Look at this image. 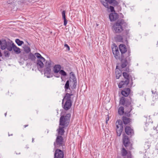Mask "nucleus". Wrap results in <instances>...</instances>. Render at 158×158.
<instances>
[{
    "mask_svg": "<svg viewBox=\"0 0 158 158\" xmlns=\"http://www.w3.org/2000/svg\"><path fill=\"white\" fill-rule=\"evenodd\" d=\"M71 117V114H68L65 116H61L60 119L59 126L57 130L59 135H62L64 134V128L67 127L69 123Z\"/></svg>",
    "mask_w": 158,
    "mask_h": 158,
    "instance_id": "nucleus-1",
    "label": "nucleus"
},
{
    "mask_svg": "<svg viewBox=\"0 0 158 158\" xmlns=\"http://www.w3.org/2000/svg\"><path fill=\"white\" fill-rule=\"evenodd\" d=\"M5 116H6V113L5 114Z\"/></svg>",
    "mask_w": 158,
    "mask_h": 158,
    "instance_id": "nucleus-48",
    "label": "nucleus"
},
{
    "mask_svg": "<svg viewBox=\"0 0 158 158\" xmlns=\"http://www.w3.org/2000/svg\"><path fill=\"white\" fill-rule=\"evenodd\" d=\"M118 17L117 14L114 13L110 14L109 15V18L111 21H114L116 20Z\"/></svg>",
    "mask_w": 158,
    "mask_h": 158,
    "instance_id": "nucleus-19",
    "label": "nucleus"
},
{
    "mask_svg": "<svg viewBox=\"0 0 158 158\" xmlns=\"http://www.w3.org/2000/svg\"><path fill=\"white\" fill-rule=\"evenodd\" d=\"M64 47L66 48L68 50H69L70 49L69 47L67 44H64Z\"/></svg>",
    "mask_w": 158,
    "mask_h": 158,
    "instance_id": "nucleus-42",
    "label": "nucleus"
},
{
    "mask_svg": "<svg viewBox=\"0 0 158 158\" xmlns=\"http://www.w3.org/2000/svg\"><path fill=\"white\" fill-rule=\"evenodd\" d=\"M59 73L61 75V76H65L67 75L66 73L63 70H60Z\"/></svg>",
    "mask_w": 158,
    "mask_h": 158,
    "instance_id": "nucleus-38",
    "label": "nucleus"
},
{
    "mask_svg": "<svg viewBox=\"0 0 158 158\" xmlns=\"http://www.w3.org/2000/svg\"><path fill=\"white\" fill-rule=\"evenodd\" d=\"M54 145L55 148H60L62 147L63 148V138L61 136H58L56 138V142L54 143Z\"/></svg>",
    "mask_w": 158,
    "mask_h": 158,
    "instance_id": "nucleus-8",
    "label": "nucleus"
},
{
    "mask_svg": "<svg viewBox=\"0 0 158 158\" xmlns=\"http://www.w3.org/2000/svg\"><path fill=\"white\" fill-rule=\"evenodd\" d=\"M65 13V12L64 10H63L62 12V18L64 20V25L65 26L67 23V20L66 19Z\"/></svg>",
    "mask_w": 158,
    "mask_h": 158,
    "instance_id": "nucleus-25",
    "label": "nucleus"
},
{
    "mask_svg": "<svg viewBox=\"0 0 158 158\" xmlns=\"http://www.w3.org/2000/svg\"><path fill=\"white\" fill-rule=\"evenodd\" d=\"M125 24L126 23L123 19H119L114 24L113 28L115 33H121L123 30Z\"/></svg>",
    "mask_w": 158,
    "mask_h": 158,
    "instance_id": "nucleus-2",
    "label": "nucleus"
},
{
    "mask_svg": "<svg viewBox=\"0 0 158 158\" xmlns=\"http://www.w3.org/2000/svg\"><path fill=\"white\" fill-rule=\"evenodd\" d=\"M8 42H7L6 40L4 39H2V40H0V45L2 49L4 50L6 49Z\"/></svg>",
    "mask_w": 158,
    "mask_h": 158,
    "instance_id": "nucleus-17",
    "label": "nucleus"
},
{
    "mask_svg": "<svg viewBox=\"0 0 158 158\" xmlns=\"http://www.w3.org/2000/svg\"><path fill=\"white\" fill-rule=\"evenodd\" d=\"M24 51L26 53H28L31 51V49L27 45H25L23 47Z\"/></svg>",
    "mask_w": 158,
    "mask_h": 158,
    "instance_id": "nucleus-27",
    "label": "nucleus"
},
{
    "mask_svg": "<svg viewBox=\"0 0 158 158\" xmlns=\"http://www.w3.org/2000/svg\"><path fill=\"white\" fill-rule=\"evenodd\" d=\"M122 155L123 156H126L127 154V150L124 148H123L121 151Z\"/></svg>",
    "mask_w": 158,
    "mask_h": 158,
    "instance_id": "nucleus-35",
    "label": "nucleus"
},
{
    "mask_svg": "<svg viewBox=\"0 0 158 158\" xmlns=\"http://www.w3.org/2000/svg\"><path fill=\"white\" fill-rule=\"evenodd\" d=\"M70 82L69 80H67L64 85V89L66 91H67V90L68 89H70V86H69Z\"/></svg>",
    "mask_w": 158,
    "mask_h": 158,
    "instance_id": "nucleus-29",
    "label": "nucleus"
},
{
    "mask_svg": "<svg viewBox=\"0 0 158 158\" xmlns=\"http://www.w3.org/2000/svg\"><path fill=\"white\" fill-rule=\"evenodd\" d=\"M127 99L124 97L121 98L119 101V104L122 105H125Z\"/></svg>",
    "mask_w": 158,
    "mask_h": 158,
    "instance_id": "nucleus-30",
    "label": "nucleus"
},
{
    "mask_svg": "<svg viewBox=\"0 0 158 158\" xmlns=\"http://www.w3.org/2000/svg\"><path fill=\"white\" fill-rule=\"evenodd\" d=\"M61 66L60 64L55 65L53 67V71L55 73L54 76L56 77H60V75L58 74V73L61 70Z\"/></svg>",
    "mask_w": 158,
    "mask_h": 158,
    "instance_id": "nucleus-12",
    "label": "nucleus"
},
{
    "mask_svg": "<svg viewBox=\"0 0 158 158\" xmlns=\"http://www.w3.org/2000/svg\"><path fill=\"white\" fill-rule=\"evenodd\" d=\"M125 58V60H122L121 62L120 69H121L122 71L129 72L130 71L129 68L126 67V66L128 64V62L130 60V59H129L128 60L127 58Z\"/></svg>",
    "mask_w": 158,
    "mask_h": 158,
    "instance_id": "nucleus-9",
    "label": "nucleus"
},
{
    "mask_svg": "<svg viewBox=\"0 0 158 158\" xmlns=\"http://www.w3.org/2000/svg\"><path fill=\"white\" fill-rule=\"evenodd\" d=\"M72 95L73 94H72L67 93L63 99L62 103L64 101H65V104L63 106V108L66 110H69L71 107L72 102L71 100V97Z\"/></svg>",
    "mask_w": 158,
    "mask_h": 158,
    "instance_id": "nucleus-4",
    "label": "nucleus"
},
{
    "mask_svg": "<svg viewBox=\"0 0 158 158\" xmlns=\"http://www.w3.org/2000/svg\"><path fill=\"white\" fill-rule=\"evenodd\" d=\"M110 9L111 12H113L114 11V7L111 6H110Z\"/></svg>",
    "mask_w": 158,
    "mask_h": 158,
    "instance_id": "nucleus-44",
    "label": "nucleus"
},
{
    "mask_svg": "<svg viewBox=\"0 0 158 158\" xmlns=\"http://www.w3.org/2000/svg\"><path fill=\"white\" fill-rule=\"evenodd\" d=\"M150 146V144L148 142H146L145 143L144 145V148L145 149H147L149 148Z\"/></svg>",
    "mask_w": 158,
    "mask_h": 158,
    "instance_id": "nucleus-39",
    "label": "nucleus"
},
{
    "mask_svg": "<svg viewBox=\"0 0 158 158\" xmlns=\"http://www.w3.org/2000/svg\"><path fill=\"white\" fill-rule=\"evenodd\" d=\"M70 84L71 88L74 89L77 85V79L74 74H72L69 78Z\"/></svg>",
    "mask_w": 158,
    "mask_h": 158,
    "instance_id": "nucleus-10",
    "label": "nucleus"
},
{
    "mask_svg": "<svg viewBox=\"0 0 158 158\" xmlns=\"http://www.w3.org/2000/svg\"><path fill=\"white\" fill-rule=\"evenodd\" d=\"M123 142L124 145L125 147H127L130 144L129 139L128 136L123 135Z\"/></svg>",
    "mask_w": 158,
    "mask_h": 158,
    "instance_id": "nucleus-16",
    "label": "nucleus"
},
{
    "mask_svg": "<svg viewBox=\"0 0 158 158\" xmlns=\"http://www.w3.org/2000/svg\"><path fill=\"white\" fill-rule=\"evenodd\" d=\"M109 118H107L106 119V123H108V121L109 120Z\"/></svg>",
    "mask_w": 158,
    "mask_h": 158,
    "instance_id": "nucleus-45",
    "label": "nucleus"
},
{
    "mask_svg": "<svg viewBox=\"0 0 158 158\" xmlns=\"http://www.w3.org/2000/svg\"><path fill=\"white\" fill-rule=\"evenodd\" d=\"M1 59H0V61H1Z\"/></svg>",
    "mask_w": 158,
    "mask_h": 158,
    "instance_id": "nucleus-49",
    "label": "nucleus"
},
{
    "mask_svg": "<svg viewBox=\"0 0 158 158\" xmlns=\"http://www.w3.org/2000/svg\"><path fill=\"white\" fill-rule=\"evenodd\" d=\"M28 126V125H24V127H27Z\"/></svg>",
    "mask_w": 158,
    "mask_h": 158,
    "instance_id": "nucleus-46",
    "label": "nucleus"
},
{
    "mask_svg": "<svg viewBox=\"0 0 158 158\" xmlns=\"http://www.w3.org/2000/svg\"><path fill=\"white\" fill-rule=\"evenodd\" d=\"M123 123L125 124L129 123L130 122V119L126 117H123Z\"/></svg>",
    "mask_w": 158,
    "mask_h": 158,
    "instance_id": "nucleus-32",
    "label": "nucleus"
},
{
    "mask_svg": "<svg viewBox=\"0 0 158 158\" xmlns=\"http://www.w3.org/2000/svg\"><path fill=\"white\" fill-rule=\"evenodd\" d=\"M131 98L127 99L125 105L126 106V111L125 112V114H127V116H129L130 115L129 113L132 110L133 107L131 105Z\"/></svg>",
    "mask_w": 158,
    "mask_h": 158,
    "instance_id": "nucleus-5",
    "label": "nucleus"
},
{
    "mask_svg": "<svg viewBox=\"0 0 158 158\" xmlns=\"http://www.w3.org/2000/svg\"><path fill=\"white\" fill-rule=\"evenodd\" d=\"M108 2L110 4H111L113 3H114V2H117L114 0H108Z\"/></svg>",
    "mask_w": 158,
    "mask_h": 158,
    "instance_id": "nucleus-41",
    "label": "nucleus"
},
{
    "mask_svg": "<svg viewBox=\"0 0 158 158\" xmlns=\"http://www.w3.org/2000/svg\"><path fill=\"white\" fill-rule=\"evenodd\" d=\"M118 113L120 115H123L124 113V107L123 106L120 107L118 109Z\"/></svg>",
    "mask_w": 158,
    "mask_h": 158,
    "instance_id": "nucleus-28",
    "label": "nucleus"
},
{
    "mask_svg": "<svg viewBox=\"0 0 158 158\" xmlns=\"http://www.w3.org/2000/svg\"><path fill=\"white\" fill-rule=\"evenodd\" d=\"M4 54L5 56L6 57H9L10 55V53L9 51H5Z\"/></svg>",
    "mask_w": 158,
    "mask_h": 158,
    "instance_id": "nucleus-40",
    "label": "nucleus"
},
{
    "mask_svg": "<svg viewBox=\"0 0 158 158\" xmlns=\"http://www.w3.org/2000/svg\"><path fill=\"white\" fill-rule=\"evenodd\" d=\"M13 46V49L15 52L17 54L20 53L21 52L20 49L17 47L15 44Z\"/></svg>",
    "mask_w": 158,
    "mask_h": 158,
    "instance_id": "nucleus-24",
    "label": "nucleus"
},
{
    "mask_svg": "<svg viewBox=\"0 0 158 158\" xmlns=\"http://www.w3.org/2000/svg\"><path fill=\"white\" fill-rule=\"evenodd\" d=\"M130 82L129 80H126L125 81H122L119 83L118 86L119 88L124 87L127 86Z\"/></svg>",
    "mask_w": 158,
    "mask_h": 158,
    "instance_id": "nucleus-15",
    "label": "nucleus"
},
{
    "mask_svg": "<svg viewBox=\"0 0 158 158\" xmlns=\"http://www.w3.org/2000/svg\"><path fill=\"white\" fill-rule=\"evenodd\" d=\"M115 125L116 127V131L117 135L120 136L123 131V127L122 121L121 120H118L116 122Z\"/></svg>",
    "mask_w": 158,
    "mask_h": 158,
    "instance_id": "nucleus-6",
    "label": "nucleus"
},
{
    "mask_svg": "<svg viewBox=\"0 0 158 158\" xmlns=\"http://www.w3.org/2000/svg\"><path fill=\"white\" fill-rule=\"evenodd\" d=\"M123 72V76L126 80H129V74L128 72Z\"/></svg>",
    "mask_w": 158,
    "mask_h": 158,
    "instance_id": "nucleus-33",
    "label": "nucleus"
},
{
    "mask_svg": "<svg viewBox=\"0 0 158 158\" xmlns=\"http://www.w3.org/2000/svg\"><path fill=\"white\" fill-rule=\"evenodd\" d=\"M34 138H32V142H33V143L34 142Z\"/></svg>",
    "mask_w": 158,
    "mask_h": 158,
    "instance_id": "nucleus-47",
    "label": "nucleus"
},
{
    "mask_svg": "<svg viewBox=\"0 0 158 158\" xmlns=\"http://www.w3.org/2000/svg\"><path fill=\"white\" fill-rule=\"evenodd\" d=\"M53 63V62L50 60L47 61L45 64V68H51Z\"/></svg>",
    "mask_w": 158,
    "mask_h": 158,
    "instance_id": "nucleus-23",
    "label": "nucleus"
},
{
    "mask_svg": "<svg viewBox=\"0 0 158 158\" xmlns=\"http://www.w3.org/2000/svg\"><path fill=\"white\" fill-rule=\"evenodd\" d=\"M35 55L37 58H39V60H37V65L38 67L40 68L43 67L44 66L43 62L45 61V59L39 53H35Z\"/></svg>",
    "mask_w": 158,
    "mask_h": 158,
    "instance_id": "nucleus-7",
    "label": "nucleus"
},
{
    "mask_svg": "<svg viewBox=\"0 0 158 158\" xmlns=\"http://www.w3.org/2000/svg\"><path fill=\"white\" fill-rule=\"evenodd\" d=\"M151 91L152 94H154L156 97H157V98L156 99H158V93L156 92V89H155V90L152 89Z\"/></svg>",
    "mask_w": 158,
    "mask_h": 158,
    "instance_id": "nucleus-37",
    "label": "nucleus"
},
{
    "mask_svg": "<svg viewBox=\"0 0 158 158\" xmlns=\"http://www.w3.org/2000/svg\"><path fill=\"white\" fill-rule=\"evenodd\" d=\"M114 39L116 41L123 42V37L120 35H116L114 37Z\"/></svg>",
    "mask_w": 158,
    "mask_h": 158,
    "instance_id": "nucleus-26",
    "label": "nucleus"
},
{
    "mask_svg": "<svg viewBox=\"0 0 158 158\" xmlns=\"http://www.w3.org/2000/svg\"><path fill=\"white\" fill-rule=\"evenodd\" d=\"M23 59L24 60H27L28 59H29L28 56H27L26 55H25L24 57H23Z\"/></svg>",
    "mask_w": 158,
    "mask_h": 158,
    "instance_id": "nucleus-43",
    "label": "nucleus"
},
{
    "mask_svg": "<svg viewBox=\"0 0 158 158\" xmlns=\"http://www.w3.org/2000/svg\"><path fill=\"white\" fill-rule=\"evenodd\" d=\"M125 131L127 135L131 136L134 134L133 130L129 127L127 126L126 127Z\"/></svg>",
    "mask_w": 158,
    "mask_h": 158,
    "instance_id": "nucleus-18",
    "label": "nucleus"
},
{
    "mask_svg": "<svg viewBox=\"0 0 158 158\" xmlns=\"http://www.w3.org/2000/svg\"><path fill=\"white\" fill-rule=\"evenodd\" d=\"M15 42L19 46H21L24 42L20 40L19 39H16L15 40Z\"/></svg>",
    "mask_w": 158,
    "mask_h": 158,
    "instance_id": "nucleus-36",
    "label": "nucleus"
},
{
    "mask_svg": "<svg viewBox=\"0 0 158 158\" xmlns=\"http://www.w3.org/2000/svg\"><path fill=\"white\" fill-rule=\"evenodd\" d=\"M51 69L50 68H45L44 70V75L48 78L52 77L51 73Z\"/></svg>",
    "mask_w": 158,
    "mask_h": 158,
    "instance_id": "nucleus-14",
    "label": "nucleus"
},
{
    "mask_svg": "<svg viewBox=\"0 0 158 158\" xmlns=\"http://www.w3.org/2000/svg\"><path fill=\"white\" fill-rule=\"evenodd\" d=\"M112 49L115 58L116 59H119L120 57V54L117 46H114L112 48Z\"/></svg>",
    "mask_w": 158,
    "mask_h": 158,
    "instance_id": "nucleus-11",
    "label": "nucleus"
},
{
    "mask_svg": "<svg viewBox=\"0 0 158 158\" xmlns=\"http://www.w3.org/2000/svg\"><path fill=\"white\" fill-rule=\"evenodd\" d=\"M130 89L129 88L125 89L124 90L122 91L121 94L125 97H127L130 94Z\"/></svg>",
    "mask_w": 158,
    "mask_h": 158,
    "instance_id": "nucleus-20",
    "label": "nucleus"
},
{
    "mask_svg": "<svg viewBox=\"0 0 158 158\" xmlns=\"http://www.w3.org/2000/svg\"><path fill=\"white\" fill-rule=\"evenodd\" d=\"M118 66H117L115 71L116 78L117 79H119L122 74V70H121L120 69H118Z\"/></svg>",
    "mask_w": 158,
    "mask_h": 158,
    "instance_id": "nucleus-21",
    "label": "nucleus"
},
{
    "mask_svg": "<svg viewBox=\"0 0 158 158\" xmlns=\"http://www.w3.org/2000/svg\"><path fill=\"white\" fill-rule=\"evenodd\" d=\"M14 45V43H12L11 44L10 42H8V43L6 45V49L9 51H11L12 50L13 47Z\"/></svg>",
    "mask_w": 158,
    "mask_h": 158,
    "instance_id": "nucleus-22",
    "label": "nucleus"
},
{
    "mask_svg": "<svg viewBox=\"0 0 158 158\" xmlns=\"http://www.w3.org/2000/svg\"><path fill=\"white\" fill-rule=\"evenodd\" d=\"M64 153L60 150L57 149L54 154V158H63Z\"/></svg>",
    "mask_w": 158,
    "mask_h": 158,
    "instance_id": "nucleus-13",
    "label": "nucleus"
},
{
    "mask_svg": "<svg viewBox=\"0 0 158 158\" xmlns=\"http://www.w3.org/2000/svg\"><path fill=\"white\" fill-rule=\"evenodd\" d=\"M101 1L102 4L107 8H109L108 0H101Z\"/></svg>",
    "mask_w": 158,
    "mask_h": 158,
    "instance_id": "nucleus-31",
    "label": "nucleus"
},
{
    "mask_svg": "<svg viewBox=\"0 0 158 158\" xmlns=\"http://www.w3.org/2000/svg\"><path fill=\"white\" fill-rule=\"evenodd\" d=\"M35 56L34 55L30 53L28 55L29 59H31L32 60H35Z\"/></svg>",
    "mask_w": 158,
    "mask_h": 158,
    "instance_id": "nucleus-34",
    "label": "nucleus"
},
{
    "mask_svg": "<svg viewBox=\"0 0 158 158\" xmlns=\"http://www.w3.org/2000/svg\"><path fill=\"white\" fill-rule=\"evenodd\" d=\"M119 48L121 53L122 57L127 58L128 60H130L131 50L130 48L127 49L126 45L123 44L119 45Z\"/></svg>",
    "mask_w": 158,
    "mask_h": 158,
    "instance_id": "nucleus-3",
    "label": "nucleus"
}]
</instances>
